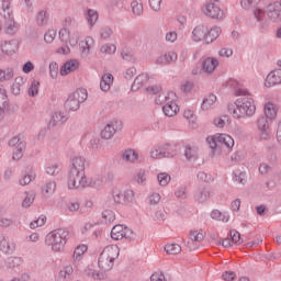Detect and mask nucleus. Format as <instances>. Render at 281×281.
<instances>
[{"instance_id": "7ed1b4c3", "label": "nucleus", "mask_w": 281, "mask_h": 281, "mask_svg": "<svg viewBox=\"0 0 281 281\" xmlns=\"http://www.w3.org/2000/svg\"><path fill=\"white\" fill-rule=\"evenodd\" d=\"M228 112L233 117L240 120V117H251L256 113V104L254 103V99L249 97H240L235 103L228 104Z\"/></svg>"}, {"instance_id": "4c0bfd02", "label": "nucleus", "mask_w": 281, "mask_h": 281, "mask_svg": "<svg viewBox=\"0 0 281 281\" xmlns=\"http://www.w3.org/2000/svg\"><path fill=\"white\" fill-rule=\"evenodd\" d=\"M184 157H187L188 161H196L199 159V156L196 155V150L192 149L190 145L186 146Z\"/></svg>"}, {"instance_id": "4468645a", "label": "nucleus", "mask_w": 281, "mask_h": 281, "mask_svg": "<svg viewBox=\"0 0 281 281\" xmlns=\"http://www.w3.org/2000/svg\"><path fill=\"white\" fill-rule=\"evenodd\" d=\"M1 50L3 54H7V56H12V54H16L19 50V42H16V40L4 41V43L1 44Z\"/></svg>"}, {"instance_id": "052dcab7", "label": "nucleus", "mask_w": 281, "mask_h": 281, "mask_svg": "<svg viewBox=\"0 0 281 281\" xmlns=\"http://www.w3.org/2000/svg\"><path fill=\"white\" fill-rule=\"evenodd\" d=\"M112 35H113V30H111V27L109 26H105L100 31L101 38H110V36Z\"/></svg>"}, {"instance_id": "20e7f679", "label": "nucleus", "mask_w": 281, "mask_h": 281, "mask_svg": "<svg viewBox=\"0 0 281 281\" xmlns=\"http://www.w3.org/2000/svg\"><path fill=\"white\" fill-rule=\"evenodd\" d=\"M67 238H69V231L57 228L46 236L45 243L52 247L53 251H60L67 244Z\"/></svg>"}, {"instance_id": "2eb2a0df", "label": "nucleus", "mask_w": 281, "mask_h": 281, "mask_svg": "<svg viewBox=\"0 0 281 281\" xmlns=\"http://www.w3.org/2000/svg\"><path fill=\"white\" fill-rule=\"evenodd\" d=\"M210 196H212V191L207 187H200L194 193V200L198 203H205Z\"/></svg>"}, {"instance_id": "7c9ffc66", "label": "nucleus", "mask_w": 281, "mask_h": 281, "mask_svg": "<svg viewBox=\"0 0 281 281\" xmlns=\"http://www.w3.org/2000/svg\"><path fill=\"white\" fill-rule=\"evenodd\" d=\"M14 78V68L0 69V82H5Z\"/></svg>"}, {"instance_id": "49530a36", "label": "nucleus", "mask_w": 281, "mask_h": 281, "mask_svg": "<svg viewBox=\"0 0 281 281\" xmlns=\"http://www.w3.org/2000/svg\"><path fill=\"white\" fill-rule=\"evenodd\" d=\"M47 222V217L45 215L40 216L37 220L30 223L31 229H36V227H43Z\"/></svg>"}, {"instance_id": "f3484780", "label": "nucleus", "mask_w": 281, "mask_h": 281, "mask_svg": "<svg viewBox=\"0 0 281 281\" xmlns=\"http://www.w3.org/2000/svg\"><path fill=\"white\" fill-rule=\"evenodd\" d=\"M266 87H276V85H281V70L271 71L265 82Z\"/></svg>"}, {"instance_id": "ea45409f", "label": "nucleus", "mask_w": 281, "mask_h": 281, "mask_svg": "<svg viewBox=\"0 0 281 281\" xmlns=\"http://www.w3.org/2000/svg\"><path fill=\"white\" fill-rule=\"evenodd\" d=\"M0 111H8V94L2 88H0Z\"/></svg>"}, {"instance_id": "4be33fe9", "label": "nucleus", "mask_w": 281, "mask_h": 281, "mask_svg": "<svg viewBox=\"0 0 281 281\" xmlns=\"http://www.w3.org/2000/svg\"><path fill=\"white\" fill-rule=\"evenodd\" d=\"M148 80H150L148 72H142L135 78L132 85V91H139V89H142V87H144Z\"/></svg>"}, {"instance_id": "c85d7f7f", "label": "nucleus", "mask_w": 281, "mask_h": 281, "mask_svg": "<svg viewBox=\"0 0 281 281\" xmlns=\"http://www.w3.org/2000/svg\"><path fill=\"white\" fill-rule=\"evenodd\" d=\"M25 85L23 77H16L11 86V92L13 95H21V87Z\"/></svg>"}, {"instance_id": "5701e85b", "label": "nucleus", "mask_w": 281, "mask_h": 281, "mask_svg": "<svg viewBox=\"0 0 281 281\" xmlns=\"http://www.w3.org/2000/svg\"><path fill=\"white\" fill-rule=\"evenodd\" d=\"M207 27H205V25H198L194 27L192 32V38L195 43H200V41H205Z\"/></svg>"}, {"instance_id": "13d9d810", "label": "nucleus", "mask_w": 281, "mask_h": 281, "mask_svg": "<svg viewBox=\"0 0 281 281\" xmlns=\"http://www.w3.org/2000/svg\"><path fill=\"white\" fill-rule=\"evenodd\" d=\"M271 170H273V167H271L269 164L267 162H262L259 166V172L260 175H267L269 172H271Z\"/></svg>"}, {"instance_id": "bb28decb", "label": "nucleus", "mask_w": 281, "mask_h": 281, "mask_svg": "<svg viewBox=\"0 0 281 281\" xmlns=\"http://www.w3.org/2000/svg\"><path fill=\"white\" fill-rule=\"evenodd\" d=\"M178 111H179V105H177V103L175 102L167 103L162 108V112L167 117H175Z\"/></svg>"}, {"instance_id": "412c9836", "label": "nucleus", "mask_w": 281, "mask_h": 281, "mask_svg": "<svg viewBox=\"0 0 281 281\" xmlns=\"http://www.w3.org/2000/svg\"><path fill=\"white\" fill-rule=\"evenodd\" d=\"M202 70L205 71V74H212L216 67H218V59L214 57H209L202 61Z\"/></svg>"}, {"instance_id": "c03bdc74", "label": "nucleus", "mask_w": 281, "mask_h": 281, "mask_svg": "<svg viewBox=\"0 0 281 281\" xmlns=\"http://www.w3.org/2000/svg\"><path fill=\"white\" fill-rule=\"evenodd\" d=\"M86 251H87V246L86 245L77 246L74 254H72L74 260H80V257L85 256Z\"/></svg>"}, {"instance_id": "f704fd0d", "label": "nucleus", "mask_w": 281, "mask_h": 281, "mask_svg": "<svg viewBox=\"0 0 281 281\" xmlns=\"http://www.w3.org/2000/svg\"><path fill=\"white\" fill-rule=\"evenodd\" d=\"M135 203V192L133 190H126L123 192V205H131Z\"/></svg>"}, {"instance_id": "58836bf2", "label": "nucleus", "mask_w": 281, "mask_h": 281, "mask_svg": "<svg viewBox=\"0 0 281 281\" xmlns=\"http://www.w3.org/2000/svg\"><path fill=\"white\" fill-rule=\"evenodd\" d=\"M137 153L133 149H125L122 154V159L124 161H135L137 159Z\"/></svg>"}, {"instance_id": "774afa93", "label": "nucleus", "mask_w": 281, "mask_h": 281, "mask_svg": "<svg viewBox=\"0 0 281 281\" xmlns=\"http://www.w3.org/2000/svg\"><path fill=\"white\" fill-rule=\"evenodd\" d=\"M166 280V276L162 274V272H155L150 277V281H164Z\"/></svg>"}, {"instance_id": "0eeeda50", "label": "nucleus", "mask_w": 281, "mask_h": 281, "mask_svg": "<svg viewBox=\"0 0 281 281\" xmlns=\"http://www.w3.org/2000/svg\"><path fill=\"white\" fill-rule=\"evenodd\" d=\"M207 144L212 150H216L218 146H226V148H234V138L227 134H216L206 138Z\"/></svg>"}, {"instance_id": "6e6552de", "label": "nucleus", "mask_w": 281, "mask_h": 281, "mask_svg": "<svg viewBox=\"0 0 281 281\" xmlns=\"http://www.w3.org/2000/svg\"><path fill=\"white\" fill-rule=\"evenodd\" d=\"M111 238L113 240H128L130 243L135 240L136 235L133 233V229L124 227V225H115L111 231Z\"/></svg>"}, {"instance_id": "e433bc0d", "label": "nucleus", "mask_w": 281, "mask_h": 281, "mask_svg": "<svg viewBox=\"0 0 281 281\" xmlns=\"http://www.w3.org/2000/svg\"><path fill=\"white\" fill-rule=\"evenodd\" d=\"M165 251L171 256H177V254H181V247L179 244H167L165 246Z\"/></svg>"}, {"instance_id": "09e8293b", "label": "nucleus", "mask_w": 281, "mask_h": 281, "mask_svg": "<svg viewBox=\"0 0 281 281\" xmlns=\"http://www.w3.org/2000/svg\"><path fill=\"white\" fill-rule=\"evenodd\" d=\"M265 117H268L269 120H273V117H276V109L272 103L265 105Z\"/></svg>"}, {"instance_id": "338daca9", "label": "nucleus", "mask_w": 281, "mask_h": 281, "mask_svg": "<svg viewBox=\"0 0 281 281\" xmlns=\"http://www.w3.org/2000/svg\"><path fill=\"white\" fill-rule=\"evenodd\" d=\"M223 280L225 281H233L236 280V272L234 271H226L222 274Z\"/></svg>"}, {"instance_id": "4d7b16f0", "label": "nucleus", "mask_w": 281, "mask_h": 281, "mask_svg": "<svg viewBox=\"0 0 281 281\" xmlns=\"http://www.w3.org/2000/svg\"><path fill=\"white\" fill-rule=\"evenodd\" d=\"M115 45L114 44H105L101 46V53L102 54H115Z\"/></svg>"}, {"instance_id": "5fc2aeb1", "label": "nucleus", "mask_w": 281, "mask_h": 281, "mask_svg": "<svg viewBox=\"0 0 281 281\" xmlns=\"http://www.w3.org/2000/svg\"><path fill=\"white\" fill-rule=\"evenodd\" d=\"M55 191H56V182L55 181H49L43 187V192H45L46 194H52Z\"/></svg>"}, {"instance_id": "a18cd8bd", "label": "nucleus", "mask_w": 281, "mask_h": 281, "mask_svg": "<svg viewBox=\"0 0 281 281\" xmlns=\"http://www.w3.org/2000/svg\"><path fill=\"white\" fill-rule=\"evenodd\" d=\"M189 238L193 243H201L205 238V236L201 232L191 231L190 234H189Z\"/></svg>"}, {"instance_id": "aec40b11", "label": "nucleus", "mask_w": 281, "mask_h": 281, "mask_svg": "<svg viewBox=\"0 0 281 281\" xmlns=\"http://www.w3.org/2000/svg\"><path fill=\"white\" fill-rule=\"evenodd\" d=\"M67 122V115L63 112H55L48 123V128H54V126H63Z\"/></svg>"}, {"instance_id": "9d476101", "label": "nucleus", "mask_w": 281, "mask_h": 281, "mask_svg": "<svg viewBox=\"0 0 281 281\" xmlns=\"http://www.w3.org/2000/svg\"><path fill=\"white\" fill-rule=\"evenodd\" d=\"M1 16L4 19V25H5V32L10 36H14L16 34V31L19 30L16 27V24L14 23V18H12V11H2Z\"/></svg>"}, {"instance_id": "393cba45", "label": "nucleus", "mask_w": 281, "mask_h": 281, "mask_svg": "<svg viewBox=\"0 0 281 281\" xmlns=\"http://www.w3.org/2000/svg\"><path fill=\"white\" fill-rule=\"evenodd\" d=\"M177 60V53L170 52L157 58V65H170Z\"/></svg>"}, {"instance_id": "f03ea898", "label": "nucleus", "mask_w": 281, "mask_h": 281, "mask_svg": "<svg viewBox=\"0 0 281 281\" xmlns=\"http://www.w3.org/2000/svg\"><path fill=\"white\" fill-rule=\"evenodd\" d=\"M267 14L268 19L265 18ZM254 16L258 23V27L261 31H266L269 29L270 22L272 23H281V1H274L269 3L266 7V11L262 9H256L254 11Z\"/></svg>"}, {"instance_id": "a878e982", "label": "nucleus", "mask_w": 281, "mask_h": 281, "mask_svg": "<svg viewBox=\"0 0 281 281\" xmlns=\"http://www.w3.org/2000/svg\"><path fill=\"white\" fill-rule=\"evenodd\" d=\"M221 27L220 26H215L213 29H211L205 36V43L206 45H210V43H214V41H216L218 38V36H221Z\"/></svg>"}, {"instance_id": "69168bd1", "label": "nucleus", "mask_w": 281, "mask_h": 281, "mask_svg": "<svg viewBox=\"0 0 281 281\" xmlns=\"http://www.w3.org/2000/svg\"><path fill=\"white\" fill-rule=\"evenodd\" d=\"M161 201V195L159 193H153L149 195V205H157Z\"/></svg>"}, {"instance_id": "2f4dec72", "label": "nucleus", "mask_w": 281, "mask_h": 281, "mask_svg": "<svg viewBox=\"0 0 281 281\" xmlns=\"http://www.w3.org/2000/svg\"><path fill=\"white\" fill-rule=\"evenodd\" d=\"M86 19H87L90 27H93V25H95V23L98 22V19H99L98 11H95L93 9H88Z\"/></svg>"}, {"instance_id": "864d4df0", "label": "nucleus", "mask_w": 281, "mask_h": 281, "mask_svg": "<svg viewBox=\"0 0 281 281\" xmlns=\"http://www.w3.org/2000/svg\"><path fill=\"white\" fill-rule=\"evenodd\" d=\"M85 276H87L88 278H93V280H102V278H104L103 274L95 272V270H93V269L86 270Z\"/></svg>"}, {"instance_id": "39448f33", "label": "nucleus", "mask_w": 281, "mask_h": 281, "mask_svg": "<svg viewBox=\"0 0 281 281\" xmlns=\"http://www.w3.org/2000/svg\"><path fill=\"white\" fill-rule=\"evenodd\" d=\"M179 149L177 148V145H170L167 143L155 146L150 150V157L151 159H172V157H177Z\"/></svg>"}, {"instance_id": "cd10ccee", "label": "nucleus", "mask_w": 281, "mask_h": 281, "mask_svg": "<svg viewBox=\"0 0 281 281\" xmlns=\"http://www.w3.org/2000/svg\"><path fill=\"white\" fill-rule=\"evenodd\" d=\"M112 85H113V75L111 74L103 75L100 82L101 91H109Z\"/></svg>"}, {"instance_id": "473e14b6", "label": "nucleus", "mask_w": 281, "mask_h": 281, "mask_svg": "<svg viewBox=\"0 0 281 281\" xmlns=\"http://www.w3.org/2000/svg\"><path fill=\"white\" fill-rule=\"evenodd\" d=\"M132 12L134 16H142L144 14V4L137 0L131 3Z\"/></svg>"}, {"instance_id": "680f3d73", "label": "nucleus", "mask_w": 281, "mask_h": 281, "mask_svg": "<svg viewBox=\"0 0 281 281\" xmlns=\"http://www.w3.org/2000/svg\"><path fill=\"white\" fill-rule=\"evenodd\" d=\"M89 41H91V37H88L86 40V42H81L80 43V52L82 54H85L87 56V54H89V49H90V46H89Z\"/></svg>"}, {"instance_id": "a211bd4d", "label": "nucleus", "mask_w": 281, "mask_h": 281, "mask_svg": "<svg viewBox=\"0 0 281 281\" xmlns=\"http://www.w3.org/2000/svg\"><path fill=\"white\" fill-rule=\"evenodd\" d=\"M102 256H105V258H110V260H117L120 258V247L115 245L106 246L102 252Z\"/></svg>"}, {"instance_id": "bf43d9fd", "label": "nucleus", "mask_w": 281, "mask_h": 281, "mask_svg": "<svg viewBox=\"0 0 281 281\" xmlns=\"http://www.w3.org/2000/svg\"><path fill=\"white\" fill-rule=\"evenodd\" d=\"M49 74L52 78H56V76H58V63L52 61L49 64Z\"/></svg>"}, {"instance_id": "1a4fd4ad", "label": "nucleus", "mask_w": 281, "mask_h": 281, "mask_svg": "<svg viewBox=\"0 0 281 281\" xmlns=\"http://www.w3.org/2000/svg\"><path fill=\"white\" fill-rule=\"evenodd\" d=\"M9 146L13 148V161H19L23 158V150H25L26 143L21 135L14 136L9 140Z\"/></svg>"}, {"instance_id": "c9c22d12", "label": "nucleus", "mask_w": 281, "mask_h": 281, "mask_svg": "<svg viewBox=\"0 0 281 281\" xmlns=\"http://www.w3.org/2000/svg\"><path fill=\"white\" fill-rule=\"evenodd\" d=\"M23 260L19 257H10L7 259V269H16V267H21Z\"/></svg>"}, {"instance_id": "f257e3e1", "label": "nucleus", "mask_w": 281, "mask_h": 281, "mask_svg": "<svg viewBox=\"0 0 281 281\" xmlns=\"http://www.w3.org/2000/svg\"><path fill=\"white\" fill-rule=\"evenodd\" d=\"M87 165V159L81 156L72 158L71 167L68 173V188L69 190H85V188H94V190H100L104 179L102 176H93L87 178L85 173V168Z\"/></svg>"}, {"instance_id": "603ef678", "label": "nucleus", "mask_w": 281, "mask_h": 281, "mask_svg": "<svg viewBox=\"0 0 281 281\" xmlns=\"http://www.w3.org/2000/svg\"><path fill=\"white\" fill-rule=\"evenodd\" d=\"M198 179H199V181H203L204 183H210V182L214 181V178H212V175H210L205 171H199Z\"/></svg>"}, {"instance_id": "ddd939ff", "label": "nucleus", "mask_w": 281, "mask_h": 281, "mask_svg": "<svg viewBox=\"0 0 281 281\" xmlns=\"http://www.w3.org/2000/svg\"><path fill=\"white\" fill-rule=\"evenodd\" d=\"M117 128H122V124L117 121L109 123L102 131L101 137L102 139H111L115 133H117Z\"/></svg>"}, {"instance_id": "79ce46f5", "label": "nucleus", "mask_w": 281, "mask_h": 281, "mask_svg": "<svg viewBox=\"0 0 281 281\" xmlns=\"http://www.w3.org/2000/svg\"><path fill=\"white\" fill-rule=\"evenodd\" d=\"M13 249L10 247V243H8V238L0 236V251L3 254H10Z\"/></svg>"}, {"instance_id": "423d86ee", "label": "nucleus", "mask_w": 281, "mask_h": 281, "mask_svg": "<svg viewBox=\"0 0 281 281\" xmlns=\"http://www.w3.org/2000/svg\"><path fill=\"white\" fill-rule=\"evenodd\" d=\"M88 93L87 89L79 88L71 94H69L68 99L65 102V109L68 111H78L80 109V104L87 100Z\"/></svg>"}, {"instance_id": "a19ab883", "label": "nucleus", "mask_w": 281, "mask_h": 281, "mask_svg": "<svg viewBox=\"0 0 281 281\" xmlns=\"http://www.w3.org/2000/svg\"><path fill=\"white\" fill-rule=\"evenodd\" d=\"M37 25H40L41 27H43V25H45L48 21L47 19V11L42 10L37 13L36 19H35Z\"/></svg>"}, {"instance_id": "0e129e2a", "label": "nucleus", "mask_w": 281, "mask_h": 281, "mask_svg": "<svg viewBox=\"0 0 281 281\" xmlns=\"http://www.w3.org/2000/svg\"><path fill=\"white\" fill-rule=\"evenodd\" d=\"M56 38V31H48L44 35L45 43H54V40Z\"/></svg>"}, {"instance_id": "37998d69", "label": "nucleus", "mask_w": 281, "mask_h": 281, "mask_svg": "<svg viewBox=\"0 0 281 281\" xmlns=\"http://www.w3.org/2000/svg\"><path fill=\"white\" fill-rule=\"evenodd\" d=\"M41 87V82L37 80H33L31 82V86L29 88V95H31V98H34L35 95H38V89Z\"/></svg>"}, {"instance_id": "6e6d98bb", "label": "nucleus", "mask_w": 281, "mask_h": 281, "mask_svg": "<svg viewBox=\"0 0 281 281\" xmlns=\"http://www.w3.org/2000/svg\"><path fill=\"white\" fill-rule=\"evenodd\" d=\"M102 218H104L105 223H113V221H115V213L106 210L102 213Z\"/></svg>"}, {"instance_id": "9b49d317", "label": "nucleus", "mask_w": 281, "mask_h": 281, "mask_svg": "<svg viewBox=\"0 0 281 281\" xmlns=\"http://www.w3.org/2000/svg\"><path fill=\"white\" fill-rule=\"evenodd\" d=\"M203 12L211 19L221 20L224 16V13L221 11V7L216 5L215 3H206L203 8Z\"/></svg>"}, {"instance_id": "de8ad7c7", "label": "nucleus", "mask_w": 281, "mask_h": 281, "mask_svg": "<svg viewBox=\"0 0 281 281\" xmlns=\"http://www.w3.org/2000/svg\"><path fill=\"white\" fill-rule=\"evenodd\" d=\"M61 168L58 166V164L49 165L46 167V172L50 175V177H56L60 175Z\"/></svg>"}, {"instance_id": "dca6fc26", "label": "nucleus", "mask_w": 281, "mask_h": 281, "mask_svg": "<svg viewBox=\"0 0 281 281\" xmlns=\"http://www.w3.org/2000/svg\"><path fill=\"white\" fill-rule=\"evenodd\" d=\"M98 265H99V269H101V271H111V269H113V267L115 265V261L113 259L100 254Z\"/></svg>"}, {"instance_id": "3c124183", "label": "nucleus", "mask_w": 281, "mask_h": 281, "mask_svg": "<svg viewBox=\"0 0 281 281\" xmlns=\"http://www.w3.org/2000/svg\"><path fill=\"white\" fill-rule=\"evenodd\" d=\"M157 179H158L159 186H168V183H170L171 177L166 172H161V173H158Z\"/></svg>"}, {"instance_id": "b1692460", "label": "nucleus", "mask_w": 281, "mask_h": 281, "mask_svg": "<svg viewBox=\"0 0 281 281\" xmlns=\"http://www.w3.org/2000/svg\"><path fill=\"white\" fill-rule=\"evenodd\" d=\"M70 36L71 33L69 32V30L61 29L59 31V40L61 41V43H65L66 45H77L78 40H71Z\"/></svg>"}, {"instance_id": "8fccbe9b", "label": "nucleus", "mask_w": 281, "mask_h": 281, "mask_svg": "<svg viewBox=\"0 0 281 281\" xmlns=\"http://www.w3.org/2000/svg\"><path fill=\"white\" fill-rule=\"evenodd\" d=\"M112 196L114 199V203L124 205V193H122V191H120L119 189H114L112 191Z\"/></svg>"}, {"instance_id": "72a5a7b5", "label": "nucleus", "mask_w": 281, "mask_h": 281, "mask_svg": "<svg viewBox=\"0 0 281 281\" xmlns=\"http://www.w3.org/2000/svg\"><path fill=\"white\" fill-rule=\"evenodd\" d=\"M71 276H74V267L71 265L65 266L59 271V278H63L64 280H71Z\"/></svg>"}, {"instance_id": "e2e57ef3", "label": "nucleus", "mask_w": 281, "mask_h": 281, "mask_svg": "<svg viewBox=\"0 0 281 281\" xmlns=\"http://www.w3.org/2000/svg\"><path fill=\"white\" fill-rule=\"evenodd\" d=\"M231 240L235 245H243V238L240 237V233L238 232H235L234 234H232L231 232Z\"/></svg>"}, {"instance_id": "c756f323", "label": "nucleus", "mask_w": 281, "mask_h": 281, "mask_svg": "<svg viewBox=\"0 0 281 281\" xmlns=\"http://www.w3.org/2000/svg\"><path fill=\"white\" fill-rule=\"evenodd\" d=\"M216 102V95L214 93L209 94L206 98L203 99L201 109L202 111H209L212 105Z\"/></svg>"}, {"instance_id": "6ab92c4d", "label": "nucleus", "mask_w": 281, "mask_h": 281, "mask_svg": "<svg viewBox=\"0 0 281 281\" xmlns=\"http://www.w3.org/2000/svg\"><path fill=\"white\" fill-rule=\"evenodd\" d=\"M78 67H80V63H78L76 59L66 61L60 68V76H67L71 74V71H76Z\"/></svg>"}, {"instance_id": "f8f14e48", "label": "nucleus", "mask_w": 281, "mask_h": 281, "mask_svg": "<svg viewBox=\"0 0 281 281\" xmlns=\"http://www.w3.org/2000/svg\"><path fill=\"white\" fill-rule=\"evenodd\" d=\"M257 126L260 133V139H269L271 137L269 133V117L260 116L257 121Z\"/></svg>"}]
</instances>
